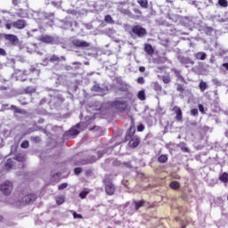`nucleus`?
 Returning a JSON list of instances; mask_svg holds the SVG:
<instances>
[{"label": "nucleus", "mask_w": 228, "mask_h": 228, "mask_svg": "<svg viewBox=\"0 0 228 228\" xmlns=\"http://www.w3.org/2000/svg\"><path fill=\"white\" fill-rule=\"evenodd\" d=\"M75 69L76 70L79 69V66L75 67Z\"/></svg>", "instance_id": "63"}, {"label": "nucleus", "mask_w": 228, "mask_h": 228, "mask_svg": "<svg viewBox=\"0 0 228 228\" xmlns=\"http://www.w3.org/2000/svg\"><path fill=\"white\" fill-rule=\"evenodd\" d=\"M196 60H206V53H203V52H199L197 53L194 54Z\"/></svg>", "instance_id": "23"}, {"label": "nucleus", "mask_w": 228, "mask_h": 228, "mask_svg": "<svg viewBox=\"0 0 228 228\" xmlns=\"http://www.w3.org/2000/svg\"><path fill=\"white\" fill-rule=\"evenodd\" d=\"M137 97L140 101H145V99H146L145 91H143V90L139 91L137 94Z\"/></svg>", "instance_id": "30"}, {"label": "nucleus", "mask_w": 228, "mask_h": 228, "mask_svg": "<svg viewBox=\"0 0 228 228\" xmlns=\"http://www.w3.org/2000/svg\"><path fill=\"white\" fill-rule=\"evenodd\" d=\"M133 12L134 13V18H133V19L136 20V19H140L142 17V11L140 9H138L137 7H134L133 9Z\"/></svg>", "instance_id": "22"}, {"label": "nucleus", "mask_w": 228, "mask_h": 228, "mask_svg": "<svg viewBox=\"0 0 228 228\" xmlns=\"http://www.w3.org/2000/svg\"><path fill=\"white\" fill-rule=\"evenodd\" d=\"M199 88L200 92H206V90L208 89V84L201 80L200 82Z\"/></svg>", "instance_id": "27"}, {"label": "nucleus", "mask_w": 228, "mask_h": 228, "mask_svg": "<svg viewBox=\"0 0 228 228\" xmlns=\"http://www.w3.org/2000/svg\"><path fill=\"white\" fill-rule=\"evenodd\" d=\"M33 72L37 73V76H38L39 72L38 69L33 68L30 69L29 71L28 70H19L15 73L16 76V79L17 81H26L28 78V76H31V74H33Z\"/></svg>", "instance_id": "2"}, {"label": "nucleus", "mask_w": 228, "mask_h": 228, "mask_svg": "<svg viewBox=\"0 0 228 228\" xmlns=\"http://www.w3.org/2000/svg\"><path fill=\"white\" fill-rule=\"evenodd\" d=\"M152 87L155 92H161V90H163V87H161V85H159L158 82H153Z\"/></svg>", "instance_id": "25"}, {"label": "nucleus", "mask_w": 228, "mask_h": 228, "mask_svg": "<svg viewBox=\"0 0 228 228\" xmlns=\"http://www.w3.org/2000/svg\"><path fill=\"white\" fill-rule=\"evenodd\" d=\"M61 173H55L52 175V180L56 183L61 180Z\"/></svg>", "instance_id": "31"}, {"label": "nucleus", "mask_w": 228, "mask_h": 228, "mask_svg": "<svg viewBox=\"0 0 228 228\" xmlns=\"http://www.w3.org/2000/svg\"><path fill=\"white\" fill-rule=\"evenodd\" d=\"M12 26L16 29H24L28 24L26 23V20H17L16 21L12 22Z\"/></svg>", "instance_id": "11"}, {"label": "nucleus", "mask_w": 228, "mask_h": 228, "mask_svg": "<svg viewBox=\"0 0 228 228\" xmlns=\"http://www.w3.org/2000/svg\"><path fill=\"white\" fill-rule=\"evenodd\" d=\"M183 152H190V150L187 147L182 148Z\"/></svg>", "instance_id": "54"}, {"label": "nucleus", "mask_w": 228, "mask_h": 228, "mask_svg": "<svg viewBox=\"0 0 228 228\" xmlns=\"http://www.w3.org/2000/svg\"><path fill=\"white\" fill-rule=\"evenodd\" d=\"M85 175H86V177H90V176L92 175V169H87V170H86Z\"/></svg>", "instance_id": "46"}, {"label": "nucleus", "mask_w": 228, "mask_h": 228, "mask_svg": "<svg viewBox=\"0 0 228 228\" xmlns=\"http://www.w3.org/2000/svg\"><path fill=\"white\" fill-rule=\"evenodd\" d=\"M136 2L138 3L139 6H141V8H149V0H136Z\"/></svg>", "instance_id": "18"}, {"label": "nucleus", "mask_w": 228, "mask_h": 228, "mask_svg": "<svg viewBox=\"0 0 228 228\" xmlns=\"http://www.w3.org/2000/svg\"><path fill=\"white\" fill-rule=\"evenodd\" d=\"M72 65H79V66H81V62L75 61V62H72Z\"/></svg>", "instance_id": "57"}, {"label": "nucleus", "mask_w": 228, "mask_h": 228, "mask_svg": "<svg viewBox=\"0 0 228 228\" xmlns=\"http://www.w3.org/2000/svg\"><path fill=\"white\" fill-rule=\"evenodd\" d=\"M55 201L57 206H61V204L65 202V196L61 195V196L56 197Z\"/></svg>", "instance_id": "24"}, {"label": "nucleus", "mask_w": 228, "mask_h": 228, "mask_svg": "<svg viewBox=\"0 0 228 228\" xmlns=\"http://www.w3.org/2000/svg\"><path fill=\"white\" fill-rule=\"evenodd\" d=\"M88 193H90V191H82L79 193L80 199H86V195H88Z\"/></svg>", "instance_id": "36"}, {"label": "nucleus", "mask_w": 228, "mask_h": 228, "mask_svg": "<svg viewBox=\"0 0 228 228\" xmlns=\"http://www.w3.org/2000/svg\"><path fill=\"white\" fill-rule=\"evenodd\" d=\"M143 129H145V126L143 125H139L137 126V131H139V133H142V131H143Z\"/></svg>", "instance_id": "48"}, {"label": "nucleus", "mask_w": 228, "mask_h": 228, "mask_svg": "<svg viewBox=\"0 0 228 228\" xmlns=\"http://www.w3.org/2000/svg\"><path fill=\"white\" fill-rule=\"evenodd\" d=\"M128 142V146L131 147V149H136V147L140 145V137H138V135H134V137H132Z\"/></svg>", "instance_id": "12"}, {"label": "nucleus", "mask_w": 228, "mask_h": 228, "mask_svg": "<svg viewBox=\"0 0 228 228\" xmlns=\"http://www.w3.org/2000/svg\"><path fill=\"white\" fill-rule=\"evenodd\" d=\"M31 142H34V143H40L41 140L39 136H33L30 138Z\"/></svg>", "instance_id": "39"}, {"label": "nucleus", "mask_w": 228, "mask_h": 228, "mask_svg": "<svg viewBox=\"0 0 228 228\" xmlns=\"http://www.w3.org/2000/svg\"><path fill=\"white\" fill-rule=\"evenodd\" d=\"M167 3H174V0H166Z\"/></svg>", "instance_id": "61"}, {"label": "nucleus", "mask_w": 228, "mask_h": 228, "mask_svg": "<svg viewBox=\"0 0 228 228\" xmlns=\"http://www.w3.org/2000/svg\"><path fill=\"white\" fill-rule=\"evenodd\" d=\"M38 40L39 42H43V44H54L55 41L54 37L47 34L41 35Z\"/></svg>", "instance_id": "9"}, {"label": "nucleus", "mask_w": 228, "mask_h": 228, "mask_svg": "<svg viewBox=\"0 0 228 228\" xmlns=\"http://www.w3.org/2000/svg\"><path fill=\"white\" fill-rule=\"evenodd\" d=\"M219 180H221L222 183H228V174L227 173H223L219 176Z\"/></svg>", "instance_id": "29"}, {"label": "nucleus", "mask_w": 228, "mask_h": 228, "mask_svg": "<svg viewBox=\"0 0 228 228\" xmlns=\"http://www.w3.org/2000/svg\"><path fill=\"white\" fill-rule=\"evenodd\" d=\"M104 21L108 24H113V18H111V15L108 14L105 16Z\"/></svg>", "instance_id": "34"}, {"label": "nucleus", "mask_w": 228, "mask_h": 228, "mask_svg": "<svg viewBox=\"0 0 228 228\" xmlns=\"http://www.w3.org/2000/svg\"><path fill=\"white\" fill-rule=\"evenodd\" d=\"M172 72H174L175 76L179 79L180 81H183L184 83V77L181 75V70L176 69H172Z\"/></svg>", "instance_id": "17"}, {"label": "nucleus", "mask_w": 228, "mask_h": 228, "mask_svg": "<svg viewBox=\"0 0 228 228\" xmlns=\"http://www.w3.org/2000/svg\"><path fill=\"white\" fill-rule=\"evenodd\" d=\"M135 133H136V129L134 128V126H130L125 136L126 142H129V140H131L132 138H134Z\"/></svg>", "instance_id": "14"}, {"label": "nucleus", "mask_w": 228, "mask_h": 228, "mask_svg": "<svg viewBox=\"0 0 228 228\" xmlns=\"http://www.w3.org/2000/svg\"><path fill=\"white\" fill-rule=\"evenodd\" d=\"M0 222H3V216H0Z\"/></svg>", "instance_id": "62"}, {"label": "nucleus", "mask_w": 228, "mask_h": 228, "mask_svg": "<svg viewBox=\"0 0 228 228\" xmlns=\"http://www.w3.org/2000/svg\"><path fill=\"white\" fill-rule=\"evenodd\" d=\"M4 38L5 40H8L12 45H18L19 44V37L13 34H5Z\"/></svg>", "instance_id": "10"}, {"label": "nucleus", "mask_w": 228, "mask_h": 228, "mask_svg": "<svg viewBox=\"0 0 228 228\" xmlns=\"http://www.w3.org/2000/svg\"><path fill=\"white\" fill-rule=\"evenodd\" d=\"M137 83L139 85H143L145 83V78H143V77H140L137 78Z\"/></svg>", "instance_id": "44"}, {"label": "nucleus", "mask_w": 228, "mask_h": 228, "mask_svg": "<svg viewBox=\"0 0 228 228\" xmlns=\"http://www.w3.org/2000/svg\"><path fill=\"white\" fill-rule=\"evenodd\" d=\"M79 127L80 125L77 124L75 127H72L69 131L65 132L64 138H72L74 136H77V134H79Z\"/></svg>", "instance_id": "7"}, {"label": "nucleus", "mask_w": 228, "mask_h": 228, "mask_svg": "<svg viewBox=\"0 0 228 228\" xmlns=\"http://www.w3.org/2000/svg\"><path fill=\"white\" fill-rule=\"evenodd\" d=\"M67 186H69V183H61V184L58 186V190H65V188H67Z\"/></svg>", "instance_id": "42"}, {"label": "nucleus", "mask_w": 228, "mask_h": 228, "mask_svg": "<svg viewBox=\"0 0 228 228\" xmlns=\"http://www.w3.org/2000/svg\"><path fill=\"white\" fill-rule=\"evenodd\" d=\"M222 66L224 67L226 70H228V62L223 63Z\"/></svg>", "instance_id": "56"}, {"label": "nucleus", "mask_w": 228, "mask_h": 228, "mask_svg": "<svg viewBox=\"0 0 228 228\" xmlns=\"http://www.w3.org/2000/svg\"><path fill=\"white\" fill-rule=\"evenodd\" d=\"M143 204H145V200L134 201V206H135L136 211H138V209H140V208H142Z\"/></svg>", "instance_id": "32"}, {"label": "nucleus", "mask_w": 228, "mask_h": 228, "mask_svg": "<svg viewBox=\"0 0 228 228\" xmlns=\"http://www.w3.org/2000/svg\"><path fill=\"white\" fill-rule=\"evenodd\" d=\"M198 108H199V110L200 111V113H202V114L206 113L204 111V105L199 104Z\"/></svg>", "instance_id": "47"}, {"label": "nucleus", "mask_w": 228, "mask_h": 228, "mask_svg": "<svg viewBox=\"0 0 228 228\" xmlns=\"http://www.w3.org/2000/svg\"><path fill=\"white\" fill-rule=\"evenodd\" d=\"M37 199H38V196H37V194L35 193H30L28 195H25L22 199H21V204L23 206H26L28 204H31V202H35V200H37Z\"/></svg>", "instance_id": "6"}, {"label": "nucleus", "mask_w": 228, "mask_h": 228, "mask_svg": "<svg viewBox=\"0 0 228 228\" xmlns=\"http://www.w3.org/2000/svg\"><path fill=\"white\" fill-rule=\"evenodd\" d=\"M110 106H111V108H114L120 113H124V111H126V110H127L128 104H127V101L115 100L110 102Z\"/></svg>", "instance_id": "3"}, {"label": "nucleus", "mask_w": 228, "mask_h": 228, "mask_svg": "<svg viewBox=\"0 0 228 228\" xmlns=\"http://www.w3.org/2000/svg\"><path fill=\"white\" fill-rule=\"evenodd\" d=\"M218 4L222 6V8H227L228 2L227 0H218Z\"/></svg>", "instance_id": "35"}, {"label": "nucleus", "mask_w": 228, "mask_h": 228, "mask_svg": "<svg viewBox=\"0 0 228 228\" xmlns=\"http://www.w3.org/2000/svg\"><path fill=\"white\" fill-rule=\"evenodd\" d=\"M5 28L6 29H12V24L10 23L5 24Z\"/></svg>", "instance_id": "55"}, {"label": "nucleus", "mask_w": 228, "mask_h": 228, "mask_svg": "<svg viewBox=\"0 0 228 228\" xmlns=\"http://www.w3.org/2000/svg\"><path fill=\"white\" fill-rule=\"evenodd\" d=\"M19 102H20V104H21V106H26V104H28V102H26L22 99L19 100Z\"/></svg>", "instance_id": "51"}, {"label": "nucleus", "mask_w": 228, "mask_h": 228, "mask_svg": "<svg viewBox=\"0 0 228 228\" xmlns=\"http://www.w3.org/2000/svg\"><path fill=\"white\" fill-rule=\"evenodd\" d=\"M144 51L149 54V56H152V54H154V48L151 44L144 45Z\"/></svg>", "instance_id": "15"}, {"label": "nucleus", "mask_w": 228, "mask_h": 228, "mask_svg": "<svg viewBox=\"0 0 228 228\" xmlns=\"http://www.w3.org/2000/svg\"><path fill=\"white\" fill-rule=\"evenodd\" d=\"M0 191L3 193V195L8 197V195H11L12 191H13V183H12L9 180H6L5 182L0 184Z\"/></svg>", "instance_id": "4"}, {"label": "nucleus", "mask_w": 228, "mask_h": 228, "mask_svg": "<svg viewBox=\"0 0 228 228\" xmlns=\"http://www.w3.org/2000/svg\"><path fill=\"white\" fill-rule=\"evenodd\" d=\"M73 218H83V216L81 214H77L76 212H73Z\"/></svg>", "instance_id": "45"}, {"label": "nucleus", "mask_w": 228, "mask_h": 228, "mask_svg": "<svg viewBox=\"0 0 228 228\" xmlns=\"http://www.w3.org/2000/svg\"><path fill=\"white\" fill-rule=\"evenodd\" d=\"M13 167V160L12 159H8L5 162L6 170H10Z\"/></svg>", "instance_id": "28"}, {"label": "nucleus", "mask_w": 228, "mask_h": 228, "mask_svg": "<svg viewBox=\"0 0 228 228\" xmlns=\"http://www.w3.org/2000/svg\"><path fill=\"white\" fill-rule=\"evenodd\" d=\"M191 4H192L193 6H196V7H197V1H195V0L192 1V2H191Z\"/></svg>", "instance_id": "58"}, {"label": "nucleus", "mask_w": 228, "mask_h": 228, "mask_svg": "<svg viewBox=\"0 0 228 228\" xmlns=\"http://www.w3.org/2000/svg\"><path fill=\"white\" fill-rule=\"evenodd\" d=\"M81 172H83V168L82 167H76L74 169L75 175H79V174H81Z\"/></svg>", "instance_id": "41"}, {"label": "nucleus", "mask_w": 228, "mask_h": 228, "mask_svg": "<svg viewBox=\"0 0 228 228\" xmlns=\"http://www.w3.org/2000/svg\"><path fill=\"white\" fill-rule=\"evenodd\" d=\"M64 69H65V70H67V71H69V70H74V68H73L72 66H70V65H66V66L64 67Z\"/></svg>", "instance_id": "49"}, {"label": "nucleus", "mask_w": 228, "mask_h": 228, "mask_svg": "<svg viewBox=\"0 0 228 228\" xmlns=\"http://www.w3.org/2000/svg\"><path fill=\"white\" fill-rule=\"evenodd\" d=\"M21 149H28L29 147V142L28 141H23L20 144Z\"/></svg>", "instance_id": "38"}, {"label": "nucleus", "mask_w": 228, "mask_h": 228, "mask_svg": "<svg viewBox=\"0 0 228 228\" xmlns=\"http://www.w3.org/2000/svg\"><path fill=\"white\" fill-rule=\"evenodd\" d=\"M132 33H134V35H136V37H139V38H142V37H145V35H147V29L140 25H134L132 28Z\"/></svg>", "instance_id": "5"}, {"label": "nucleus", "mask_w": 228, "mask_h": 228, "mask_svg": "<svg viewBox=\"0 0 228 228\" xmlns=\"http://www.w3.org/2000/svg\"><path fill=\"white\" fill-rule=\"evenodd\" d=\"M171 190H179L181 188V183L177 181H173L169 184Z\"/></svg>", "instance_id": "19"}, {"label": "nucleus", "mask_w": 228, "mask_h": 228, "mask_svg": "<svg viewBox=\"0 0 228 228\" xmlns=\"http://www.w3.org/2000/svg\"><path fill=\"white\" fill-rule=\"evenodd\" d=\"M37 92V88L35 86H27L23 89L24 94H35Z\"/></svg>", "instance_id": "21"}, {"label": "nucleus", "mask_w": 228, "mask_h": 228, "mask_svg": "<svg viewBox=\"0 0 228 228\" xmlns=\"http://www.w3.org/2000/svg\"><path fill=\"white\" fill-rule=\"evenodd\" d=\"M10 110H13V113H19L20 115H26V110L19 109L15 105H11Z\"/></svg>", "instance_id": "16"}, {"label": "nucleus", "mask_w": 228, "mask_h": 228, "mask_svg": "<svg viewBox=\"0 0 228 228\" xmlns=\"http://www.w3.org/2000/svg\"><path fill=\"white\" fill-rule=\"evenodd\" d=\"M139 71H140V72H145V67L140 66V67H139Z\"/></svg>", "instance_id": "53"}, {"label": "nucleus", "mask_w": 228, "mask_h": 228, "mask_svg": "<svg viewBox=\"0 0 228 228\" xmlns=\"http://www.w3.org/2000/svg\"><path fill=\"white\" fill-rule=\"evenodd\" d=\"M176 90L177 92H180L181 94H183L184 92V87L183 86V85L177 84Z\"/></svg>", "instance_id": "40"}, {"label": "nucleus", "mask_w": 228, "mask_h": 228, "mask_svg": "<svg viewBox=\"0 0 228 228\" xmlns=\"http://www.w3.org/2000/svg\"><path fill=\"white\" fill-rule=\"evenodd\" d=\"M74 47H78L79 49H86L90 47V43L79 39H74L72 41Z\"/></svg>", "instance_id": "8"}, {"label": "nucleus", "mask_w": 228, "mask_h": 228, "mask_svg": "<svg viewBox=\"0 0 228 228\" xmlns=\"http://www.w3.org/2000/svg\"><path fill=\"white\" fill-rule=\"evenodd\" d=\"M162 81L165 85H168L172 81V78H170V76H162Z\"/></svg>", "instance_id": "33"}, {"label": "nucleus", "mask_w": 228, "mask_h": 228, "mask_svg": "<svg viewBox=\"0 0 228 228\" xmlns=\"http://www.w3.org/2000/svg\"><path fill=\"white\" fill-rule=\"evenodd\" d=\"M51 63H54V61H60V57L58 55H52L50 58Z\"/></svg>", "instance_id": "37"}, {"label": "nucleus", "mask_w": 228, "mask_h": 228, "mask_svg": "<svg viewBox=\"0 0 228 228\" xmlns=\"http://www.w3.org/2000/svg\"><path fill=\"white\" fill-rule=\"evenodd\" d=\"M172 111H174L176 115L175 120L177 122H183V110L178 106H175L173 107Z\"/></svg>", "instance_id": "13"}, {"label": "nucleus", "mask_w": 228, "mask_h": 228, "mask_svg": "<svg viewBox=\"0 0 228 228\" xmlns=\"http://www.w3.org/2000/svg\"><path fill=\"white\" fill-rule=\"evenodd\" d=\"M183 63H191V65H193V61H190V59H183Z\"/></svg>", "instance_id": "52"}, {"label": "nucleus", "mask_w": 228, "mask_h": 228, "mask_svg": "<svg viewBox=\"0 0 228 228\" xmlns=\"http://www.w3.org/2000/svg\"><path fill=\"white\" fill-rule=\"evenodd\" d=\"M159 163H167L168 161V156L162 154L158 158Z\"/></svg>", "instance_id": "26"}, {"label": "nucleus", "mask_w": 228, "mask_h": 228, "mask_svg": "<svg viewBox=\"0 0 228 228\" xmlns=\"http://www.w3.org/2000/svg\"><path fill=\"white\" fill-rule=\"evenodd\" d=\"M191 115H192V117H197V115H199V110L198 109H192L191 110Z\"/></svg>", "instance_id": "43"}, {"label": "nucleus", "mask_w": 228, "mask_h": 228, "mask_svg": "<svg viewBox=\"0 0 228 228\" xmlns=\"http://www.w3.org/2000/svg\"><path fill=\"white\" fill-rule=\"evenodd\" d=\"M102 183L105 186L106 195H109L110 197L115 195V191H117V187H115L113 180H111V178H105L103 179Z\"/></svg>", "instance_id": "1"}, {"label": "nucleus", "mask_w": 228, "mask_h": 228, "mask_svg": "<svg viewBox=\"0 0 228 228\" xmlns=\"http://www.w3.org/2000/svg\"><path fill=\"white\" fill-rule=\"evenodd\" d=\"M98 154L100 155L99 158H102V154H104L103 152L99 151Z\"/></svg>", "instance_id": "59"}, {"label": "nucleus", "mask_w": 228, "mask_h": 228, "mask_svg": "<svg viewBox=\"0 0 228 228\" xmlns=\"http://www.w3.org/2000/svg\"><path fill=\"white\" fill-rule=\"evenodd\" d=\"M61 60H62V61H65V60H66V59H65V56H61Z\"/></svg>", "instance_id": "60"}, {"label": "nucleus", "mask_w": 228, "mask_h": 228, "mask_svg": "<svg viewBox=\"0 0 228 228\" xmlns=\"http://www.w3.org/2000/svg\"><path fill=\"white\" fill-rule=\"evenodd\" d=\"M121 13H123V15H126L130 19H134V14H133V12L129 9L121 10Z\"/></svg>", "instance_id": "20"}, {"label": "nucleus", "mask_w": 228, "mask_h": 228, "mask_svg": "<svg viewBox=\"0 0 228 228\" xmlns=\"http://www.w3.org/2000/svg\"><path fill=\"white\" fill-rule=\"evenodd\" d=\"M0 56H6V51L3 48H0Z\"/></svg>", "instance_id": "50"}, {"label": "nucleus", "mask_w": 228, "mask_h": 228, "mask_svg": "<svg viewBox=\"0 0 228 228\" xmlns=\"http://www.w3.org/2000/svg\"><path fill=\"white\" fill-rule=\"evenodd\" d=\"M4 107H8V104H4Z\"/></svg>", "instance_id": "64"}]
</instances>
